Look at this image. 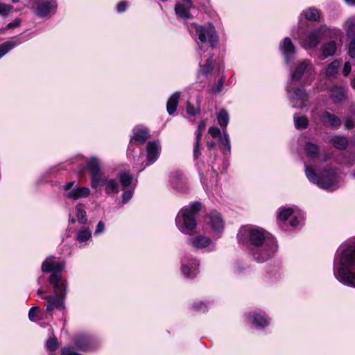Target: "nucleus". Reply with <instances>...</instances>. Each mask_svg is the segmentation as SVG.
<instances>
[{
    "instance_id": "f257e3e1",
    "label": "nucleus",
    "mask_w": 355,
    "mask_h": 355,
    "mask_svg": "<svg viewBox=\"0 0 355 355\" xmlns=\"http://www.w3.org/2000/svg\"><path fill=\"white\" fill-rule=\"evenodd\" d=\"M237 239L241 245H246L253 259L263 263L272 258L277 250L275 239L268 232L258 227H242Z\"/></svg>"
},
{
    "instance_id": "f03ea898",
    "label": "nucleus",
    "mask_w": 355,
    "mask_h": 355,
    "mask_svg": "<svg viewBox=\"0 0 355 355\" xmlns=\"http://www.w3.org/2000/svg\"><path fill=\"white\" fill-rule=\"evenodd\" d=\"M335 278L344 285L355 288V238L337 248L333 261Z\"/></svg>"
},
{
    "instance_id": "7ed1b4c3",
    "label": "nucleus",
    "mask_w": 355,
    "mask_h": 355,
    "mask_svg": "<svg viewBox=\"0 0 355 355\" xmlns=\"http://www.w3.org/2000/svg\"><path fill=\"white\" fill-rule=\"evenodd\" d=\"M201 209V204L193 202L182 208L175 218L178 229L183 234L191 235L197 225L196 216Z\"/></svg>"
},
{
    "instance_id": "20e7f679",
    "label": "nucleus",
    "mask_w": 355,
    "mask_h": 355,
    "mask_svg": "<svg viewBox=\"0 0 355 355\" xmlns=\"http://www.w3.org/2000/svg\"><path fill=\"white\" fill-rule=\"evenodd\" d=\"M305 174L311 183L324 189L334 187L338 180L336 168L331 167L325 168L317 174L312 166L305 165Z\"/></svg>"
},
{
    "instance_id": "39448f33",
    "label": "nucleus",
    "mask_w": 355,
    "mask_h": 355,
    "mask_svg": "<svg viewBox=\"0 0 355 355\" xmlns=\"http://www.w3.org/2000/svg\"><path fill=\"white\" fill-rule=\"evenodd\" d=\"M191 32H195L198 42V46L200 51H207L209 47H214L218 43V36L214 27L209 24L207 26H198L193 24L189 28Z\"/></svg>"
},
{
    "instance_id": "423d86ee",
    "label": "nucleus",
    "mask_w": 355,
    "mask_h": 355,
    "mask_svg": "<svg viewBox=\"0 0 355 355\" xmlns=\"http://www.w3.org/2000/svg\"><path fill=\"white\" fill-rule=\"evenodd\" d=\"M325 37L329 40L324 42L320 47L322 60L335 55L337 49L342 45L343 32L337 28H329V31Z\"/></svg>"
},
{
    "instance_id": "0eeeda50",
    "label": "nucleus",
    "mask_w": 355,
    "mask_h": 355,
    "mask_svg": "<svg viewBox=\"0 0 355 355\" xmlns=\"http://www.w3.org/2000/svg\"><path fill=\"white\" fill-rule=\"evenodd\" d=\"M329 28L324 25L307 33L300 35L297 37L301 46L305 49L315 48L321 40L325 38L329 31Z\"/></svg>"
},
{
    "instance_id": "6e6552de",
    "label": "nucleus",
    "mask_w": 355,
    "mask_h": 355,
    "mask_svg": "<svg viewBox=\"0 0 355 355\" xmlns=\"http://www.w3.org/2000/svg\"><path fill=\"white\" fill-rule=\"evenodd\" d=\"M315 74L313 65L309 59L297 61L290 70L292 80L299 81L302 78H309Z\"/></svg>"
},
{
    "instance_id": "1a4fd4ad",
    "label": "nucleus",
    "mask_w": 355,
    "mask_h": 355,
    "mask_svg": "<svg viewBox=\"0 0 355 355\" xmlns=\"http://www.w3.org/2000/svg\"><path fill=\"white\" fill-rule=\"evenodd\" d=\"M101 162L96 157H90L87 162L86 168L89 171L91 176L90 185L92 189L98 188L99 181L103 180L102 178L105 175L101 171Z\"/></svg>"
},
{
    "instance_id": "9d476101",
    "label": "nucleus",
    "mask_w": 355,
    "mask_h": 355,
    "mask_svg": "<svg viewBox=\"0 0 355 355\" xmlns=\"http://www.w3.org/2000/svg\"><path fill=\"white\" fill-rule=\"evenodd\" d=\"M286 90L293 107L303 109L307 106L309 98L304 89L288 86Z\"/></svg>"
},
{
    "instance_id": "9b49d317",
    "label": "nucleus",
    "mask_w": 355,
    "mask_h": 355,
    "mask_svg": "<svg viewBox=\"0 0 355 355\" xmlns=\"http://www.w3.org/2000/svg\"><path fill=\"white\" fill-rule=\"evenodd\" d=\"M63 190L65 191L64 196L67 198L77 200L80 198L88 197L91 191L86 187H78L74 181L67 182L63 186Z\"/></svg>"
},
{
    "instance_id": "f8f14e48",
    "label": "nucleus",
    "mask_w": 355,
    "mask_h": 355,
    "mask_svg": "<svg viewBox=\"0 0 355 355\" xmlns=\"http://www.w3.org/2000/svg\"><path fill=\"white\" fill-rule=\"evenodd\" d=\"M199 261L190 254L185 255L181 260V270L184 275L193 278L198 272Z\"/></svg>"
},
{
    "instance_id": "ddd939ff",
    "label": "nucleus",
    "mask_w": 355,
    "mask_h": 355,
    "mask_svg": "<svg viewBox=\"0 0 355 355\" xmlns=\"http://www.w3.org/2000/svg\"><path fill=\"white\" fill-rule=\"evenodd\" d=\"M75 345L79 350L86 352L98 348L99 343L94 337L85 334H81L76 337Z\"/></svg>"
},
{
    "instance_id": "4468645a",
    "label": "nucleus",
    "mask_w": 355,
    "mask_h": 355,
    "mask_svg": "<svg viewBox=\"0 0 355 355\" xmlns=\"http://www.w3.org/2000/svg\"><path fill=\"white\" fill-rule=\"evenodd\" d=\"M48 281L53 287L54 295L66 298L67 288V280L62 279L60 275L53 273L49 277Z\"/></svg>"
},
{
    "instance_id": "2eb2a0df",
    "label": "nucleus",
    "mask_w": 355,
    "mask_h": 355,
    "mask_svg": "<svg viewBox=\"0 0 355 355\" xmlns=\"http://www.w3.org/2000/svg\"><path fill=\"white\" fill-rule=\"evenodd\" d=\"M32 3L31 8L40 17L54 13L57 8L56 1H32Z\"/></svg>"
},
{
    "instance_id": "dca6fc26",
    "label": "nucleus",
    "mask_w": 355,
    "mask_h": 355,
    "mask_svg": "<svg viewBox=\"0 0 355 355\" xmlns=\"http://www.w3.org/2000/svg\"><path fill=\"white\" fill-rule=\"evenodd\" d=\"M279 50L284 57L286 64H289L294 60L296 54L295 46L291 38L285 37L279 44Z\"/></svg>"
},
{
    "instance_id": "f3484780",
    "label": "nucleus",
    "mask_w": 355,
    "mask_h": 355,
    "mask_svg": "<svg viewBox=\"0 0 355 355\" xmlns=\"http://www.w3.org/2000/svg\"><path fill=\"white\" fill-rule=\"evenodd\" d=\"M209 134L213 137H219V142L222 146V150L225 155H229L231 152L230 139L226 131L220 134L219 128L217 127H211L209 129Z\"/></svg>"
},
{
    "instance_id": "a211bd4d",
    "label": "nucleus",
    "mask_w": 355,
    "mask_h": 355,
    "mask_svg": "<svg viewBox=\"0 0 355 355\" xmlns=\"http://www.w3.org/2000/svg\"><path fill=\"white\" fill-rule=\"evenodd\" d=\"M177 16L182 19H189L196 13V8L192 1H178L175 6Z\"/></svg>"
},
{
    "instance_id": "6ab92c4d",
    "label": "nucleus",
    "mask_w": 355,
    "mask_h": 355,
    "mask_svg": "<svg viewBox=\"0 0 355 355\" xmlns=\"http://www.w3.org/2000/svg\"><path fill=\"white\" fill-rule=\"evenodd\" d=\"M161 153V145L159 141H149L146 146V164L149 166L155 163L159 158Z\"/></svg>"
},
{
    "instance_id": "aec40b11",
    "label": "nucleus",
    "mask_w": 355,
    "mask_h": 355,
    "mask_svg": "<svg viewBox=\"0 0 355 355\" xmlns=\"http://www.w3.org/2000/svg\"><path fill=\"white\" fill-rule=\"evenodd\" d=\"M42 297L46 300V311L48 312H50L53 309L64 311L66 309L65 298L63 297H60L55 295H42Z\"/></svg>"
},
{
    "instance_id": "412c9836",
    "label": "nucleus",
    "mask_w": 355,
    "mask_h": 355,
    "mask_svg": "<svg viewBox=\"0 0 355 355\" xmlns=\"http://www.w3.org/2000/svg\"><path fill=\"white\" fill-rule=\"evenodd\" d=\"M207 223L218 238L224 229V221L221 215L216 211H211L207 218Z\"/></svg>"
},
{
    "instance_id": "4be33fe9",
    "label": "nucleus",
    "mask_w": 355,
    "mask_h": 355,
    "mask_svg": "<svg viewBox=\"0 0 355 355\" xmlns=\"http://www.w3.org/2000/svg\"><path fill=\"white\" fill-rule=\"evenodd\" d=\"M64 262L59 261L53 256L47 257L42 264V270L44 272H53V273L60 272L64 268Z\"/></svg>"
},
{
    "instance_id": "5701e85b",
    "label": "nucleus",
    "mask_w": 355,
    "mask_h": 355,
    "mask_svg": "<svg viewBox=\"0 0 355 355\" xmlns=\"http://www.w3.org/2000/svg\"><path fill=\"white\" fill-rule=\"evenodd\" d=\"M318 117L321 123L327 127H330L334 129H338L340 127L342 121L341 119L327 111H322L318 114Z\"/></svg>"
},
{
    "instance_id": "b1692460",
    "label": "nucleus",
    "mask_w": 355,
    "mask_h": 355,
    "mask_svg": "<svg viewBox=\"0 0 355 355\" xmlns=\"http://www.w3.org/2000/svg\"><path fill=\"white\" fill-rule=\"evenodd\" d=\"M248 318L257 329H263L269 324V318L263 312H250Z\"/></svg>"
},
{
    "instance_id": "393cba45",
    "label": "nucleus",
    "mask_w": 355,
    "mask_h": 355,
    "mask_svg": "<svg viewBox=\"0 0 355 355\" xmlns=\"http://www.w3.org/2000/svg\"><path fill=\"white\" fill-rule=\"evenodd\" d=\"M329 97L335 104L343 103L347 98V91L343 86L333 85L328 89Z\"/></svg>"
},
{
    "instance_id": "a878e982",
    "label": "nucleus",
    "mask_w": 355,
    "mask_h": 355,
    "mask_svg": "<svg viewBox=\"0 0 355 355\" xmlns=\"http://www.w3.org/2000/svg\"><path fill=\"white\" fill-rule=\"evenodd\" d=\"M191 245L197 249H203L209 247L210 251L216 250L215 243H213L209 237L203 235H198L193 237L191 240Z\"/></svg>"
},
{
    "instance_id": "bb28decb",
    "label": "nucleus",
    "mask_w": 355,
    "mask_h": 355,
    "mask_svg": "<svg viewBox=\"0 0 355 355\" xmlns=\"http://www.w3.org/2000/svg\"><path fill=\"white\" fill-rule=\"evenodd\" d=\"M102 179L103 180L99 181L98 187L103 185L106 194L111 195L112 193L116 194L119 193V185L116 180L109 179L105 175H104Z\"/></svg>"
},
{
    "instance_id": "cd10ccee",
    "label": "nucleus",
    "mask_w": 355,
    "mask_h": 355,
    "mask_svg": "<svg viewBox=\"0 0 355 355\" xmlns=\"http://www.w3.org/2000/svg\"><path fill=\"white\" fill-rule=\"evenodd\" d=\"M170 184L173 189L178 191H184L187 188L184 176L178 173H173L171 175Z\"/></svg>"
},
{
    "instance_id": "c85d7f7f",
    "label": "nucleus",
    "mask_w": 355,
    "mask_h": 355,
    "mask_svg": "<svg viewBox=\"0 0 355 355\" xmlns=\"http://www.w3.org/2000/svg\"><path fill=\"white\" fill-rule=\"evenodd\" d=\"M149 137V132L144 128H135L130 139V144H142Z\"/></svg>"
},
{
    "instance_id": "c756f323",
    "label": "nucleus",
    "mask_w": 355,
    "mask_h": 355,
    "mask_svg": "<svg viewBox=\"0 0 355 355\" xmlns=\"http://www.w3.org/2000/svg\"><path fill=\"white\" fill-rule=\"evenodd\" d=\"M24 41L17 37H12L8 41L0 44V58L5 55L8 51L14 49Z\"/></svg>"
},
{
    "instance_id": "7c9ffc66",
    "label": "nucleus",
    "mask_w": 355,
    "mask_h": 355,
    "mask_svg": "<svg viewBox=\"0 0 355 355\" xmlns=\"http://www.w3.org/2000/svg\"><path fill=\"white\" fill-rule=\"evenodd\" d=\"M329 143L336 149L345 150L349 144V140L345 136L335 135L329 140Z\"/></svg>"
},
{
    "instance_id": "2f4dec72",
    "label": "nucleus",
    "mask_w": 355,
    "mask_h": 355,
    "mask_svg": "<svg viewBox=\"0 0 355 355\" xmlns=\"http://www.w3.org/2000/svg\"><path fill=\"white\" fill-rule=\"evenodd\" d=\"M180 98V93L174 92L168 98L166 103V110L168 114L172 115L177 110V107Z\"/></svg>"
},
{
    "instance_id": "473e14b6",
    "label": "nucleus",
    "mask_w": 355,
    "mask_h": 355,
    "mask_svg": "<svg viewBox=\"0 0 355 355\" xmlns=\"http://www.w3.org/2000/svg\"><path fill=\"white\" fill-rule=\"evenodd\" d=\"M293 213V209L291 207H281L278 215V223L281 228L286 230L284 227L286 225V220Z\"/></svg>"
},
{
    "instance_id": "72a5a7b5",
    "label": "nucleus",
    "mask_w": 355,
    "mask_h": 355,
    "mask_svg": "<svg viewBox=\"0 0 355 355\" xmlns=\"http://www.w3.org/2000/svg\"><path fill=\"white\" fill-rule=\"evenodd\" d=\"M348 38H355V16L349 18L344 24Z\"/></svg>"
},
{
    "instance_id": "f704fd0d",
    "label": "nucleus",
    "mask_w": 355,
    "mask_h": 355,
    "mask_svg": "<svg viewBox=\"0 0 355 355\" xmlns=\"http://www.w3.org/2000/svg\"><path fill=\"white\" fill-rule=\"evenodd\" d=\"M91 238L92 232L87 227H83L77 232L76 240L78 243H83Z\"/></svg>"
},
{
    "instance_id": "c9c22d12",
    "label": "nucleus",
    "mask_w": 355,
    "mask_h": 355,
    "mask_svg": "<svg viewBox=\"0 0 355 355\" xmlns=\"http://www.w3.org/2000/svg\"><path fill=\"white\" fill-rule=\"evenodd\" d=\"M119 180L123 186V189L135 188L132 184L133 177L128 173H119Z\"/></svg>"
},
{
    "instance_id": "e433bc0d",
    "label": "nucleus",
    "mask_w": 355,
    "mask_h": 355,
    "mask_svg": "<svg viewBox=\"0 0 355 355\" xmlns=\"http://www.w3.org/2000/svg\"><path fill=\"white\" fill-rule=\"evenodd\" d=\"M306 155L310 158H315L319 153V147L312 142H307L304 146Z\"/></svg>"
},
{
    "instance_id": "4c0bfd02",
    "label": "nucleus",
    "mask_w": 355,
    "mask_h": 355,
    "mask_svg": "<svg viewBox=\"0 0 355 355\" xmlns=\"http://www.w3.org/2000/svg\"><path fill=\"white\" fill-rule=\"evenodd\" d=\"M339 62L336 60L331 62L325 69V75L329 78H334L338 73Z\"/></svg>"
},
{
    "instance_id": "58836bf2",
    "label": "nucleus",
    "mask_w": 355,
    "mask_h": 355,
    "mask_svg": "<svg viewBox=\"0 0 355 355\" xmlns=\"http://www.w3.org/2000/svg\"><path fill=\"white\" fill-rule=\"evenodd\" d=\"M304 16V17L309 21H317L320 18V12L319 10L314 8H310L307 10L303 11L301 14V16Z\"/></svg>"
},
{
    "instance_id": "ea45409f",
    "label": "nucleus",
    "mask_w": 355,
    "mask_h": 355,
    "mask_svg": "<svg viewBox=\"0 0 355 355\" xmlns=\"http://www.w3.org/2000/svg\"><path fill=\"white\" fill-rule=\"evenodd\" d=\"M293 119L297 129H305L309 125V120L306 116H298L295 114L293 116Z\"/></svg>"
},
{
    "instance_id": "a19ab883",
    "label": "nucleus",
    "mask_w": 355,
    "mask_h": 355,
    "mask_svg": "<svg viewBox=\"0 0 355 355\" xmlns=\"http://www.w3.org/2000/svg\"><path fill=\"white\" fill-rule=\"evenodd\" d=\"M200 69L198 71V78H200V76L201 74L207 76V74L211 73V71H212V69H213L212 58L209 57L208 58H207L205 64L203 65H200Z\"/></svg>"
},
{
    "instance_id": "79ce46f5",
    "label": "nucleus",
    "mask_w": 355,
    "mask_h": 355,
    "mask_svg": "<svg viewBox=\"0 0 355 355\" xmlns=\"http://www.w3.org/2000/svg\"><path fill=\"white\" fill-rule=\"evenodd\" d=\"M197 105H192L190 102H187L186 110L189 115L196 116L200 112V98L198 96L196 100Z\"/></svg>"
},
{
    "instance_id": "37998d69",
    "label": "nucleus",
    "mask_w": 355,
    "mask_h": 355,
    "mask_svg": "<svg viewBox=\"0 0 355 355\" xmlns=\"http://www.w3.org/2000/svg\"><path fill=\"white\" fill-rule=\"evenodd\" d=\"M76 210L78 221L82 225L85 224L87 221L86 211L82 208L80 205H76Z\"/></svg>"
},
{
    "instance_id": "c03bdc74",
    "label": "nucleus",
    "mask_w": 355,
    "mask_h": 355,
    "mask_svg": "<svg viewBox=\"0 0 355 355\" xmlns=\"http://www.w3.org/2000/svg\"><path fill=\"white\" fill-rule=\"evenodd\" d=\"M229 114L225 110H222L217 116L218 124L221 127H226L229 123Z\"/></svg>"
},
{
    "instance_id": "a18cd8bd",
    "label": "nucleus",
    "mask_w": 355,
    "mask_h": 355,
    "mask_svg": "<svg viewBox=\"0 0 355 355\" xmlns=\"http://www.w3.org/2000/svg\"><path fill=\"white\" fill-rule=\"evenodd\" d=\"M209 304V302L196 301L193 303L192 308L196 311L205 313L208 310Z\"/></svg>"
},
{
    "instance_id": "49530a36",
    "label": "nucleus",
    "mask_w": 355,
    "mask_h": 355,
    "mask_svg": "<svg viewBox=\"0 0 355 355\" xmlns=\"http://www.w3.org/2000/svg\"><path fill=\"white\" fill-rule=\"evenodd\" d=\"M21 23V19L15 18L12 21L10 22L6 26V27L1 28L0 30V32L3 34L6 33V30H8V29L15 28L20 26Z\"/></svg>"
},
{
    "instance_id": "de8ad7c7",
    "label": "nucleus",
    "mask_w": 355,
    "mask_h": 355,
    "mask_svg": "<svg viewBox=\"0 0 355 355\" xmlns=\"http://www.w3.org/2000/svg\"><path fill=\"white\" fill-rule=\"evenodd\" d=\"M135 188L123 189V193L122 194L123 204L127 203L132 197Z\"/></svg>"
},
{
    "instance_id": "09e8293b",
    "label": "nucleus",
    "mask_w": 355,
    "mask_h": 355,
    "mask_svg": "<svg viewBox=\"0 0 355 355\" xmlns=\"http://www.w3.org/2000/svg\"><path fill=\"white\" fill-rule=\"evenodd\" d=\"M12 10V6L3 3H0V15L6 16Z\"/></svg>"
},
{
    "instance_id": "8fccbe9b",
    "label": "nucleus",
    "mask_w": 355,
    "mask_h": 355,
    "mask_svg": "<svg viewBox=\"0 0 355 355\" xmlns=\"http://www.w3.org/2000/svg\"><path fill=\"white\" fill-rule=\"evenodd\" d=\"M345 128L347 130H351L355 126V121L351 116L345 117L344 120Z\"/></svg>"
},
{
    "instance_id": "3c124183",
    "label": "nucleus",
    "mask_w": 355,
    "mask_h": 355,
    "mask_svg": "<svg viewBox=\"0 0 355 355\" xmlns=\"http://www.w3.org/2000/svg\"><path fill=\"white\" fill-rule=\"evenodd\" d=\"M349 39L350 40V42L349 44L348 54L351 58H355V38Z\"/></svg>"
},
{
    "instance_id": "603ef678",
    "label": "nucleus",
    "mask_w": 355,
    "mask_h": 355,
    "mask_svg": "<svg viewBox=\"0 0 355 355\" xmlns=\"http://www.w3.org/2000/svg\"><path fill=\"white\" fill-rule=\"evenodd\" d=\"M225 80V77H222L218 80L217 84L212 88L214 92L219 93L222 91Z\"/></svg>"
},
{
    "instance_id": "864d4df0",
    "label": "nucleus",
    "mask_w": 355,
    "mask_h": 355,
    "mask_svg": "<svg viewBox=\"0 0 355 355\" xmlns=\"http://www.w3.org/2000/svg\"><path fill=\"white\" fill-rule=\"evenodd\" d=\"M200 146V143L194 142V144H193V156L194 159H196V160L198 159L201 155Z\"/></svg>"
},
{
    "instance_id": "5fc2aeb1",
    "label": "nucleus",
    "mask_w": 355,
    "mask_h": 355,
    "mask_svg": "<svg viewBox=\"0 0 355 355\" xmlns=\"http://www.w3.org/2000/svg\"><path fill=\"white\" fill-rule=\"evenodd\" d=\"M129 5L126 1H119L116 6V10L118 13H122L126 10Z\"/></svg>"
},
{
    "instance_id": "6e6d98bb",
    "label": "nucleus",
    "mask_w": 355,
    "mask_h": 355,
    "mask_svg": "<svg viewBox=\"0 0 355 355\" xmlns=\"http://www.w3.org/2000/svg\"><path fill=\"white\" fill-rule=\"evenodd\" d=\"M46 347L51 351H54L58 347V341L55 338H49L46 342Z\"/></svg>"
},
{
    "instance_id": "4d7b16f0",
    "label": "nucleus",
    "mask_w": 355,
    "mask_h": 355,
    "mask_svg": "<svg viewBox=\"0 0 355 355\" xmlns=\"http://www.w3.org/2000/svg\"><path fill=\"white\" fill-rule=\"evenodd\" d=\"M62 355H81L74 351L71 347H65L62 349Z\"/></svg>"
},
{
    "instance_id": "13d9d810",
    "label": "nucleus",
    "mask_w": 355,
    "mask_h": 355,
    "mask_svg": "<svg viewBox=\"0 0 355 355\" xmlns=\"http://www.w3.org/2000/svg\"><path fill=\"white\" fill-rule=\"evenodd\" d=\"M39 309V307H32L28 311V318L31 321H35V317L37 315V311Z\"/></svg>"
},
{
    "instance_id": "bf43d9fd",
    "label": "nucleus",
    "mask_w": 355,
    "mask_h": 355,
    "mask_svg": "<svg viewBox=\"0 0 355 355\" xmlns=\"http://www.w3.org/2000/svg\"><path fill=\"white\" fill-rule=\"evenodd\" d=\"M105 229V225L103 221H99L96 225L94 234H99L104 232Z\"/></svg>"
},
{
    "instance_id": "052dcab7",
    "label": "nucleus",
    "mask_w": 355,
    "mask_h": 355,
    "mask_svg": "<svg viewBox=\"0 0 355 355\" xmlns=\"http://www.w3.org/2000/svg\"><path fill=\"white\" fill-rule=\"evenodd\" d=\"M352 71V66L349 62H346L344 64L343 69V74L345 76H347Z\"/></svg>"
},
{
    "instance_id": "680f3d73",
    "label": "nucleus",
    "mask_w": 355,
    "mask_h": 355,
    "mask_svg": "<svg viewBox=\"0 0 355 355\" xmlns=\"http://www.w3.org/2000/svg\"><path fill=\"white\" fill-rule=\"evenodd\" d=\"M302 222V220H299L297 217H293L289 224L292 227H297L299 225H300Z\"/></svg>"
},
{
    "instance_id": "e2e57ef3",
    "label": "nucleus",
    "mask_w": 355,
    "mask_h": 355,
    "mask_svg": "<svg viewBox=\"0 0 355 355\" xmlns=\"http://www.w3.org/2000/svg\"><path fill=\"white\" fill-rule=\"evenodd\" d=\"M205 126H206V123H205V121H201L200 122V123L198 124V131L200 132H203L205 129Z\"/></svg>"
},
{
    "instance_id": "0e129e2a",
    "label": "nucleus",
    "mask_w": 355,
    "mask_h": 355,
    "mask_svg": "<svg viewBox=\"0 0 355 355\" xmlns=\"http://www.w3.org/2000/svg\"><path fill=\"white\" fill-rule=\"evenodd\" d=\"M202 132H200V131L197 130L196 134L195 142L200 143Z\"/></svg>"
},
{
    "instance_id": "69168bd1",
    "label": "nucleus",
    "mask_w": 355,
    "mask_h": 355,
    "mask_svg": "<svg viewBox=\"0 0 355 355\" xmlns=\"http://www.w3.org/2000/svg\"><path fill=\"white\" fill-rule=\"evenodd\" d=\"M207 146L208 148H212L216 146V144L214 141H208L207 143Z\"/></svg>"
},
{
    "instance_id": "338daca9",
    "label": "nucleus",
    "mask_w": 355,
    "mask_h": 355,
    "mask_svg": "<svg viewBox=\"0 0 355 355\" xmlns=\"http://www.w3.org/2000/svg\"><path fill=\"white\" fill-rule=\"evenodd\" d=\"M37 293L38 295H42L44 293V291L42 288H39Z\"/></svg>"
},
{
    "instance_id": "774afa93",
    "label": "nucleus",
    "mask_w": 355,
    "mask_h": 355,
    "mask_svg": "<svg viewBox=\"0 0 355 355\" xmlns=\"http://www.w3.org/2000/svg\"><path fill=\"white\" fill-rule=\"evenodd\" d=\"M352 85L353 88L355 89V76H354V78L352 80Z\"/></svg>"
}]
</instances>
